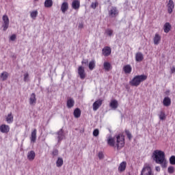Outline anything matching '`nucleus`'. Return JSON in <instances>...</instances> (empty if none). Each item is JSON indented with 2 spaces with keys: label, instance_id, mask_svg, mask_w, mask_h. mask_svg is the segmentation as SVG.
<instances>
[{
  "label": "nucleus",
  "instance_id": "obj_1",
  "mask_svg": "<svg viewBox=\"0 0 175 175\" xmlns=\"http://www.w3.org/2000/svg\"><path fill=\"white\" fill-rule=\"evenodd\" d=\"M107 144L120 151L125 146V137L122 134L115 135L114 137L110 135L107 139Z\"/></svg>",
  "mask_w": 175,
  "mask_h": 175
},
{
  "label": "nucleus",
  "instance_id": "obj_2",
  "mask_svg": "<svg viewBox=\"0 0 175 175\" xmlns=\"http://www.w3.org/2000/svg\"><path fill=\"white\" fill-rule=\"evenodd\" d=\"M153 160L158 165H161L163 169L167 167V161L165 156V152L159 150H156L152 153Z\"/></svg>",
  "mask_w": 175,
  "mask_h": 175
},
{
  "label": "nucleus",
  "instance_id": "obj_3",
  "mask_svg": "<svg viewBox=\"0 0 175 175\" xmlns=\"http://www.w3.org/2000/svg\"><path fill=\"white\" fill-rule=\"evenodd\" d=\"M146 80H147L146 75H136L131 81H129V84L133 87H139L141 83H143V81H146Z\"/></svg>",
  "mask_w": 175,
  "mask_h": 175
},
{
  "label": "nucleus",
  "instance_id": "obj_4",
  "mask_svg": "<svg viewBox=\"0 0 175 175\" xmlns=\"http://www.w3.org/2000/svg\"><path fill=\"white\" fill-rule=\"evenodd\" d=\"M3 23H2V28L3 31H7L8 28H9V24H10V21H9V16L8 15H3L2 17Z\"/></svg>",
  "mask_w": 175,
  "mask_h": 175
},
{
  "label": "nucleus",
  "instance_id": "obj_5",
  "mask_svg": "<svg viewBox=\"0 0 175 175\" xmlns=\"http://www.w3.org/2000/svg\"><path fill=\"white\" fill-rule=\"evenodd\" d=\"M108 14L111 18H116L118 16V10L116 7H111L108 10Z\"/></svg>",
  "mask_w": 175,
  "mask_h": 175
},
{
  "label": "nucleus",
  "instance_id": "obj_6",
  "mask_svg": "<svg viewBox=\"0 0 175 175\" xmlns=\"http://www.w3.org/2000/svg\"><path fill=\"white\" fill-rule=\"evenodd\" d=\"M78 75L81 80L85 79V70L84 69V67L81 66L78 68Z\"/></svg>",
  "mask_w": 175,
  "mask_h": 175
},
{
  "label": "nucleus",
  "instance_id": "obj_7",
  "mask_svg": "<svg viewBox=\"0 0 175 175\" xmlns=\"http://www.w3.org/2000/svg\"><path fill=\"white\" fill-rule=\"evenodd\" d=\"M152 170H151V167L146 166L144 167L142 170L141 175H152Z\"/></svg>",
  "mask_w": 175,
  "mask_h": 175
},
{
  "label": "nucleus",
  "instance_id": "obj_8",
  "mask_svg": "<svg viewBox=\"0 0 175 175\" xmlns=\"http://www.w3.org/2000/svg\"><path fill=\"white\" fill-rule=\"evenodd\" d=\"M167 8L169 14H172V13H173V10L174 9V1H173V0H170L167 5Z\"/></svg>",
  "mask_w": 175,
  "mask_h": 175
},
{
  "label": "nucleus",
  "instance_id": "obj_9",
  "mask_svg": "<svg viewBox=\"0 0 175 175\" xmlns=\"http://www.w3.org/2000/svg\"><path fill=\"white\" fill-rule=\"evenodd\" d=\"M29 103L31 106H35L36 105V94L32 93L29 98Z\"/></svg>",
  "mask_w": 175,
  "mask_h": 175
},
{
  "label": "nucleus",
  "instance_id": "obj_10",
  "mask_svg": "<svg viewBox=\"0 0 175 175\" xmlns=\"http://www.w3.org/2000/svg\"><path fill=\"white\" fill-rule=\"evenodd\" d=\"M10 131V127L8 124H1L0 126V132L1 133H9Z\"/></svg>",
  "mask_w": 175,
  "mask_h": 175
},
{
  "label": "nucleus",
  "instance_id": "obj_11",
  "mask_svg": "<svg viewBox=\"0 0 175 175\" xmlns=\"http://www.w3.org/2000/svg\"><path fill=\"white\" fill-rule=\"evenodd\" d=\"M103 102V100L98 99L93 103V110H94V111H96V110H98V109H99V107L102 106V103Z\"/></svg>",
  "mask_w": 175,
  "mask_h": 175
},
{
  "label": "nucleus",
  "instance_id": "obj_12",
  "mask_svg": "<svg viewBox=\"0 0 175 175\" xmlns=\"http://www.w3.org/2000/svg\"><path fill=\"white\" fill-rule=\"evenodd\" d=\"M56 135H57L58 143L64 140V137H65V134H64V129H61L59 131L56 133Z\"/></svg>",
  "mask_w": 175,
  "mask_h": 175
},
{
  "label": "nucleus",
  "instance_id": "obj_13",
  "mask_svg": "<svg viewBox=\"0 0 175 175\" xmlns=\"http://www.w3.org/2000/svg\"><path fill=\"white\" fill-rule=\"evenodd\" d=\"M102 51L103 55L105 57H109V55L111 54V49L109 46H105L104 49H103Z\"/></svg>",
  "mask_w": 175,
  "mask_h": 175
},
{
  "label": "nucleus",
  "instance_id": "obj_14",
  "mask_svg": "<svg viewBox=\"0 0 175 175\" xmlns=\"http://www.w3.org/2000/svg\"><path fill=\"white\" fill-rule=\"evenodd\" d=\"M71 6H72V9H74L75 10H79V9H80V1L74 0L72 2Z\"/></svg>",
  "mask_w": 175,
  "mask_h": 175
},
{
  "label": "nucleus",
  "instance_id": "obj_15",
  "mask_svg": "<svg viewBox=\"0 0 175 175\" xmlns=\"http://www.w3.org/2000/svg\"><path fill=\"white\" fill-rule=\"evenodd\" d=\"M144 59V55L142 53V52H137L135 54V61L136 62H142Z\"/></svg>",
  "mask_w": 175,
  "mask_h": 175
},
{
  "label": "nucleus",
  "instance_id": "obj_16",
  "mask_svg": "<svg viewBox=\"0 0 175 175\" xmlns=\"http://www.w3.org/2000/svg\"><path fill=\"white\" fill-rule=\"evenodd\" d=\"M36 155V154L35 153V151L31 150L27 152V159H29V161H33Z\"/></svg>",
  "mask_w": 175,
  "mask_h": 175
},
{
  "label": "nucleus",
  "instance_id": "obj_17",
  "mask_svg": "<svg viewBox=\"0 0 175 175\" xmlns=\"http://www.w3.org/2000/svg\"><path fill=\"white\" fill-rule=\"evenodd\" d=\"M125 169H126V161H123L120 163L119 167H118V172L122 173V172H125Z\"/></svg>",
  "mask_w": 175,
  "mask_h": 175
},
{
  "label": "nucleus",
  "instance_id": "obj_18",
  "mask_svg": "<svg viewBox=\"0 0 175 175\" xmlns=\"http://www.w3.org/2000/svg\"><path fill=\"white\" fill-rule=\"evenodd\" d=\"M68 9H69V4L68 2H64L61 5V10L62 13H66Z\"/></svg>",
  "mask_w": 175,
  "mask_h": 175
},
{
  "label": "nucleus",
  "instance_id": "obj_19",
  "mask_svg": "<svg viewBox=\"0 0 175 175\" xmlns=\"http://www.w3.org/2000/svg\"><path fill=\"white\" fill-rule=\"evenodd\" d=\"M123 70L126 75H129L132 72V66H131L129 64H127L123 67Z\"/></svg>",
  "mask_w": 175,
  "mask_h": 175
},
{
  "label": "nucleus",
  "instance_id": "obj_20",
  "mask_svg": "<svg viewBox=\"0 0 175 175\" xmlns=\"http://www.w3.org/2000/svg\"><path fill=\"white\" fill-rule=\"evenodd\" d=\"M161 37L159 36L158 33H157L154 35V37L153 38L154 44L158 45L159 44V42H161Z\"/></svg>",
  "mask_w": 175,
  "mask_h": 175
},
{
  "label": "nucleus",
  "instance_id": "obj_21",
  "mask_svg": "<svg viewBox=\"0 0 175 175\" xmlns=\"http://www.w3.org/2000/svg\"><path fill=\"white\" fill-rule=\"evenodd\" d=\"M163 103L165 107H167L172 104V100H170V98L169 97H165L163 100Z\"/></svg>",
  "mask_w": 175,
  "mask_h": 175
},
{
  "label": "nucleus",
  "instance_id": "obj_22",
  "mask_svg": "<svg viewBox=\"0 0 175 175\" xmlns=\"http://www.w3.org/2000/svg\"><path fill=\"white\" fill-rule=\"evenodd\" d=\"M36 129H34L33 131L31 132V142L32 143H36Z\"/></svg>",
  "mask_w": 175,
  "mask_h": 175
},
{
  "label": "nucleus",
  "instance_id": "obj_23",
  "mask_svg": "<svg viewBox=\"0 0 175 175\" xmlns=\"http://www.w3.org/2000/svg\"><path fill=\"white\" fill-rule=\"evenodd\" d=\"M109 106L111 107V109H114V110H116V109L118 107V101H117V100H111Z\"/></svg>",
  "mask_w": 175,
  "mask_h": 175
},
{
  "label": "nucleus",
  "instance_id": "obj_24",
  "mask_svg": "<svg viewBox=\"0 0 175 175\" xmlns=\"http://www.w3.org/2000/svg\"><path fill=\"white\" fill-rule=\"evenodd\" d=\"M13 120H14V117L11 112L8 113V115L5 118V121L8 122V124H12V122H13Z\"/></svg>",
  "mask_w": 175,
  "mask_h": 175
},
{
  "label": "nucleus",
  "instance_id": "obj_25",
  "mask_svg": "<svg viewBox=\"0 0 175 175\" xmlns=\"http://www.w3.org/2000/svg\"><path fill=\"white\" fill-rule=\"evenodd\" d=\"M75 106V100L73 98H69L67 100V107L68 109H72Z\"/></svg>",
  "mask_w": 175,
  "mask_h": 175
},
{
  "label": "nucleus",
  "instance_id": "obj_26",
  "mask_svg": "<svg viewBox=\"0 0 175 175\" xmlns=\"http://www.w3.org/2000/svg\"><path fill=\"white\" fill-rule=\"evenodd\" d=\"M163 27H164V32H165V33H169L170 29H172V25L169 23H165Z\"/></svg>",
  "mask_w": 175,
  "mask_h": 175
},
{
  "label": "nucleus",
  "instance_id": "obj_27",
  "mask_svg": "<svg viewBox=\"0 0 175 175\" xmlns=\"http://www.w3.org/2000/svg\"><path fill=\"white\" fill-rule=\"evenodd\" d=\"M74 117L75 118H79L80 116H81V110L80 109L77 108L74 110Z\"/></svg>",
  "mask_w": 175,
  "mask_h": 175
},
{
  "label": "nucleus",
  "instance_id": "obj_28",
  "mask_svg": "<svg viewBox=\"0 0 175 175\" xmlns=\"http://www.w3.org/2000/svg\"><path fill=\"white\" fill-rule=\"evenodd\" d=\"M9 77V73L8 72H3L1 75V79L3 81H5V80H8V77Z\"/></svg>",
  "mask_w": 175,
  "mask_h": 175
},
{
  "label": "nucleus",
  "instance_id": "obj_29",
  "mask_svg": "<svg viewBox=\"0 0 175 175\" xmlns=\"http://www.w3.org/2000/svg\"><path fill=\"white\" fill-rule=\"evenodd\" d=\"M64 165V159L62 158L59 157L56 161V166L57 167H61Z\"/></svg>",
  "mask_w": 175,
  "mask_h": 175
},
{
  "label": "nucleus",
  "instance_id": "obj_30",
  "mask_svg": "<svg viewBox=\"0 0 175 175\" xmlns=\"http://www.w3.org/2000/svg\"><path fill=\"white\" fill-rule=\"evenodd\" d=\"M53 6V0H45L44 1V7L45 8H51Z\"/></svg>",
  "mask_w": 175,
  "mask_h": 175
},
{
  "label": "nucleus",
  "instance_id": "obj_31",
  "mask_svg": "<svg viewBox=\"0 0 175 175\" xmlns=\"http://www.w3.org/2000/svg\"><path fill=\"white\" fill-rule=\"evenodd\" d=\"M103 66H104V69L105 70H107V72H109V70H110V69L111 68V64H110V63H109L107 62H104Z\"/></svg>",
  "mask_w": 175,
  "mask_h": 175
},
{
  "label": "nucleus",
  "instance_id": "obj_32",
  "mask_svg": "<svg viewBox=\"0 0 175 175\" xmlns=\"http://www.w3.org/2000/svg\"><path fill=\"white\" fill-rule=\"evenodd\" d=\"M88 68L90 70H94V69H95V60H92L90 62Z\"/></svg>",
  "mask_w": 175,
  "mask_h": 175
},
{
  "label": "nucleus",
  "instance_id": "obj_33",
  "mask_svg": "<svg viewBox=\"0 0 175 175\" xmlns=\"http://www.w3.org/2000/svg\"><path fill=\"white\" fill-rule=\"evenodd\" d=\"M159 118L161 120L163 121L164 120H165L166 118V115L165 114V112H163V111H161L160 112V114L159 115Z\"/></svg>",
  "mask_w": 175,
  "mask_h": 175
},
{
  "label": "nucleus",
  "instance_id": "obj_34",
  "mask_svg": "<svg viewBox=\"0 0 175 175\" xmlns=\"http://www.w3.org/2000/svg\"><path fill=\"white\" fill-rule=\"evenodd\" d=\"M30 16L31 17V18H33V20H35L36 17H38V11L35 10L31 12L30 14Z\"/></svg>",
  "mask_w": 175,
  "mask_h": 175
},
{
  "label": "nucleus",
  "instance_id": "obj_35",
  "mask_svg": "<svg viewBox=\"0 0 175 175\" xmlns=\"http://www.w3.org/2000/svg\"><path fill=\"white\" fill-rule=\"evenodd\" d=\"M170 165H175V156H171L170 157Z\"/></svg>",
  "mask_w": 175,
  "mask_h": 175
},
{
  "label": "nucleus",
  "instance_id": "obj_36",
  "mask_svg": "<svg viewBox=\"0 0 175 175\" xmlns=\"http://www.w3.org/2000/svg\"><path fill=\"white\" fill-rule=\"evenodd\" d=\"M98 5H99V3H98V1L92 3V4L90 5V8H92V9H96Z\"/></svg>",
  "mask_w": 175,
  "mask_h": 175
},
{
  "label": "nucleus",
  "instance_id": "obj_37",
  "mask_svg": "<svg viewBox=\"0 0 175 175\" xmlns=\"http://www.w3.org/2000/svg\"><path fill=\"white\" fill-rule=\"evenodd\" d=\"M105 33L108 35V36H111V35H113V30L107 29V30H105Z\"/></svg>",
  "mask_w": 175,
  "mask_h": 175
},
{
  "label": "nucleus",
  "instance_id": "obj_38",
  "mask_svg": "<svg viewBox=\"0 0 175 175\" xmlns=\"http://www.w3.org/2000/svg\"><path fill=\"white\" fill-rule=\"evenodd\" d=\"M125 133H126L128 139H129V140H131V139H132V134L131 133V132L128 130H126Z\"/></svg>",
  "mask_w": 175,
  "mask_h": 175
},
{
  "label": "nucleus",
  "instance_id": "obj_39",
  "mask_svg": "<svg viewBox=\"0 0 175 175\" xmlns=\"http://www.w3.org/2000/svg\"><path fill=\"white\" fill-rule=\"evenodd\" d=\"M167 171H168V173H170V174H172V173H174V167H173V166H170V167H168Z\"/></svg>",
  "mask_w": 175,
  "mask_h": 175
},
{
  "label": "nucleus",
  "instance_id": "obj_40",
  "mask_svg": "<svg viewBox=\"0 0 175 175\" xmlns=\"http://www.w3.org/2000/svg\"><path fill=\"white\" fill-rule=\"evenodd\" d=\"M93 136H94L95 137L99 136V130L98 129H95L93 131Z\"/></svg>",
  "mask_w": 175,
  "mask_h": 175
},
{
  "label": "nucleus",
  "instance_id": "obj_41",
  "mask_svg": "<svg viewBox=\"0 0 175 175\" xmlns=\"http://www.w3.org/2000/svg\"><path fill=\"white\" fill-rule=\"evenodd\" d=\"M29 79V75L28 74V72L24 74V81H28Z\"/></svg>",
  "mask_w": 175,
  "mask_h": 175
},
{
  "label": "nucleus",
  "instance_id": "obj_42",
  "mask_svg": "<svg viewBox=\"0 0 175 175\" xmlns=\"http://www.w3.org/2000/svg\"><path fill=\"white\" fill-rule=\"evenodd\" d=\"M98 157L99 159H103L105 158V155L103 154V152H98Z\"/></svg>",
  "mask_w": 175,
  "mask_h": 175
},
{
  "label": "nucleus",
  "instance_id": "obj_43",
  "mask_svg": "<svg viewBox=\"0 0 175 175\" xmlns=\"http://www.w3.org/2000/svg\"><path fill=\"white\" fill-rule=\"evenodd\" d=\"M52 154L53 157H57V155H58V150L57 149L53 150Z\"/></svg>",
  "mask_w": 175,
  "mask_h": 175
},
{
  "label": "nucleus",
  "instance_id": "obj_44",
  "mask_svg": "<svg viewBox=\"0 0 175 175\" xmlns=\"http://www.w3.org/2000/svg\"><path fill=\"white\" fill-rule=\"evenodd\" d=\"M16 35L15 34H13L10 36V40H12V42H14V40H16Z\"/></svg>",
  "mask_w": 175,
  "mask_h": 175
},
{
  "label": "nucleus",
  "instance_id": "obj_45",
  "mask_svg": "<svg viewBox=\"0 0 175 175\" xmlns=\"http://www.w3.org/2000/svg\"><path fill=\"white\" fill-rule=\"evenodd\" d=\"M81 64L83 65H84V64L85 65H88V59H83V60L82 61Z\"/></svg>",
  "mask_w": 175,
  "mask_h": 175
},
{
  "label": "nucleus",
  "instance_id": "obj_46",
  "mask_svg": "<svg viewBox=\"0 0 175 175\" xmlns=\"http://www.w3.org/2000/svg\"><path fill=\"white\" fill-rule=\"evenodd\" d=\"M157 172H160L161 171V167H159V166L155 167Z\"/></svg>",
  "mask_w": 175,
  "mask_h": 175
},
{
  "label": "nucleus",
  "instance_id": "obj_47",
  "mask_svg": "<svg viewBox=\"0 0 175 175\" xmlns=\"http://www.w3.org/2000/svg\"><path fill=\"white\" fill-rule=\"evenodd\" d=\"M171 72L172 73H175V67H172V68L171 69Z\"/></svg>",
  "mask_w": 175,
  "mask_h": 175
},
{
  "label": "nucleus",
  "instance_id": "obj_48",
  "mask_svg": "<svg viewBox=\"0 0 175 175\" xmlns=\"http://www.w3.org/2000/svg\"><path fill=\"white\" fill-rule=\"evenodd\" d=\"M34 1H39V0H34Z\"/></svg>",
  "mask_w": 175,
  "mask_h": 175
},
{
  "label": "nucleus",
  "instance_id": "obj_49",
  "mask_svg": "<svg viewBox=\"0 0 175 175\" xmlns=\"http://www.w3.org/2000/svg\"><path fill=\"white\" fill-rule=\"evenodd\" d=\"M79 27H83V26H81V25H79Z\"/></svg>",
  "mask_w": 175,
  "mask_h": 175
},
{
  "label": "nucleus",
  "instance_id": "obj_50",
  "mask_svg": "<svg viewBox=\"0 0 175 175\" xmlns=\"http://www.w3.org/2000/svg\"><path fill=\"white\" fill-rule=\"evenodd\" d=\"M79 27H83V26H81V25H79Z\"/></svg>",
  "mask_w": 175,
  "mask_h": 175
},
{
  "label": "nucleus",
  "instance_id": "obj_51",
  "mask_svg": "<svg viewBox=\"0 0 175 175\" xmlns=\"http://www.w3.org/2000/svg\"><path fill=\"white\" fill-rule=\"evenodd\" d=\"M79 27H83V26H81V25H79Z\"/></svg>",
  "mask_w": 175,
  "mask_h": 175
}]
</instances>
